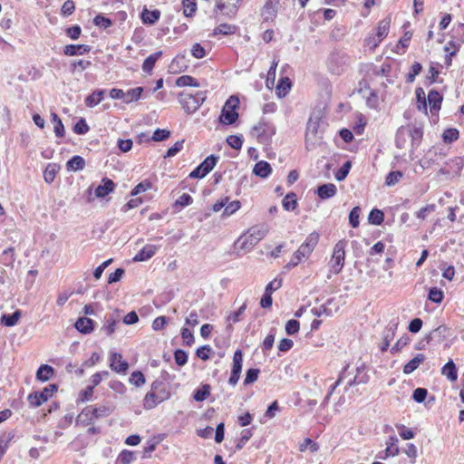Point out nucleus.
<instances>
[{"mask_svg":"<svg viewBox=\"0 0 464 464\" xmlns=\"http://www.w3.org/2000/svg\"><path fill=\"white\" fill-rule=\"evenodd\" d=\"M113 411V408L109 405L89 406L84 408L78 415V421H82L83 417H87L86 423H92L95 419H101L109 416Z\"/></svg>","mask_w":464,"mask_h":464,"instance_id":"5","label":"nucleus"},{"mask_svg":"<svg viewBox=\"0 0 464 464\" xmlns=\"http://www.w3.org/2000/svg\"><path fill=\"white\" fill-rule=\"evenodd\" d=\"M160 388V381H155L152 384H151V390L150 392H149L145 398H144V408L147 409V410H150V409H153L155 408L159 403H160L161 401H159L158 399V396L157 395V391L158 389Z\"/></svg>","mask_w":464,"mask_h":464,"instance_id":"14","label":"nucleus"},{"mask_svg":"<svg viewBox=\"0 0 464 464\" xmlns=\"http://www.w3.org/2000/svg\"><path fill=\"white\" fill-rule=\"evenodd\" d=\"M91 51V46L87 44H67L63 48V53L66 56L83 55Z\"/></svg>","mask_w":464,"mask_h":464,"instance_id":"18","label":"nucleus"},{"mask_svg":"<svg viewBox=\"0 0 464 464\" xmlns=\"http://www.w3.org/2000/svg\"><path fill=\"white\" fill-rule=\"evenodd\" d=\"M282 206L286 211H294L298 207L296 194L295 192L287 193L282 200Z\"/></svg>","mask_w":464,"mask_h":464,"instance_id":"32","label":"nucleus"},{"mask_svg":"<svg viewBox=\"0 0 464 464\" xmlns=\"http://www.w3.org/2000/svg\"><path fill=\"white\" fill-rule=\"evenodd\" d=\"M192 202V197L188 193H183L179 198L175 200L173 208L176 211H180L183 208L191 205Z\"/></svg>","mask_w":464,"mask_h":464,"instance_id":"40","label":"nucleus"},{"mask_svg":"<svg viewBox=\"0 0 464 464\" xmlns=\"http://www.w3.org/2000/svg\"><path fill=\"white\" fill-rule=\"evenodd\" d=\"M51 117L53 123V131L55 135L59 138H63L65 134V130L62 120L56 113H52Z\"/></svg>","mask_w":464,"mask_h":464,"instance_id":"43","label":"nucleus"},{"mask_svg":"<svg viewBox=\"0 0 464 464\" xmlns=\"http://www.w3.org/2000/svg\"><path fill=\"white\" fill-rule=\"evenodd\" d=\"M152 188V182L149 179H144L139 184H137L131 190V196H137L142 192H145L149 189Z\"/></svg>","mask_w":464,"mask_h":464,"instance_id":"44","label":"nucleus"},{"mask_svg":"<svg viewBox=\"0 0 464 464\" xmlns=\"http://www.w3.org/2000/svg\"><path fill=\"white\" fill-rule=\"evenodd\" d=\"M239 101L237 97L231 96L225 103L219 121L223 124L230 125L233 124L238 118L237 108L238 107Z\"/></svg>","mask_w":464,"mask_h":464,"instance_id":"6","label":"nucleus"},{"mask_svg":"<svg viewBox=\"0 0 464 464\" xmlns=\"http://www.w3.org/2000/svg\"><path fill=\"white\" fill-rule=\"evenodd\" d=\"M318 126H319V124L316 121H313L312 120H309V121L307 123V127H306V133H305L306 140L315 137L317 130H318Z\"/></svg>","mask_w":464,"mask_h":464,"instance_id":"62","label":"nucleus"},{"mask_svg":"<svg viewBox=\"0 0 464 464\" xmlns=\"http://www.w3.org/2000/svg\"><path fill=\"white\" fill-rule=\"evenodd\" d=\"M162 56V52L161 51H158L156 53H151L150 55H149L143 62L142 63V70L144 72L146 73H151L154 66H155V63H157V61Z\"/></svg>","mask_w":464,"mask_h":464,"instance_id":"29","label":"nucleus"},{"mask_svg":"<svg viewBox=\"0 0 464 464\" xmlns=\"http://www.w3.org/2000/svg\"><path fill=\"white\" fill-rule=\"evenodd\" d=\"M183 144H184V140L176 141L173 146L169 148L166 154L164 155V158L174 157L176 154H178L183 149Z\"/></svg>","mask_w":464,"mask_h":464,"instance_id":"60","label":"nucleus"},{"mask_svg":"<svg viewBox=\"0 0 464 464\" xmlns=\"http://www.w3.org/2000/svg\"><path fill=\"white\" fill-rule=\"evenodd\" d=\"M426 357L422 353H418L410 362H408L403 367L404 374H411L425 361Z\"/></svg>","mask_w":464,"mask_h":464,"instance_id":"28","label":"nucleus"},{"mask_svg":"<svg viewBox=\"0 0 464 464\" xmlns=\"http://www.w3.org/2000/svg\"><path fill=\"white\" fill-rule=\"evenodd\" d=\"M242 363H243V353L241 350H237L234 353L231 375L228 379V383L232 386H235L238 382V380L240 378V373L242 371Z\"/></svg>","mask_w":464,"mask_h":464,"instance_id":"12","label":"nucleus"},{"mask_svg":"<svg viewBox=\"0 0 464 464\" xmlns=\"http://www.w3.org/2000/svg\"><path fill=\"white\" fill-rule=\"evenodd\" d=\"M441 374L450 381L454 382L458 379V372L455 363L450 360L441 369Z\"/></svg>","mask_w":464,"mask_h":464,"instance_id":"34","label":"nucleus"},{"mask_svg":"<svg viewBox=\"0 0 464 464\" xmlns=\"http://www.w3.org/2000/svg\"><path fill=\"white\" fill-rule=\"evenodd\" d=\"M391 22L390 17L380 20L372 31L364 38V46L371 51H374L389 34Z\"/></svg>","mask_w":464,"mask_h":464,"instance_id":"2","label":"nucleus"},{"mask_svg":"<svg viewBox=\"0 0 464 464\" xmlns=\"http://www.w3.org/2000/svg\"><path fill=\"white\" fill-rule=\"evenodd\" d=\"M105 91L104 90H95L90 95H88L84 103L87 107L92 108L98 105L104 98Z\"/></svg>","mask_w":464,"mask_h":464,"instance_id":"27","label":"nucleus"},{"mask_svg":"<svg viewBox=\"0 0 464 464\" xmlns=\"http://www.w3.org/2000/svg\"><path fill=\"white\" fill-rule=\"evenodd\" d=\"M218 158L210 155L207 157L193 171L189 173V178L202 179L207 176L216 166Z\"/></svg>","mask_w":464,"mask_h":464,"instance_id":"10","label":"nucleus"},{"mask_svg":"<svg viewBox=\"0 0 464 464\" xmlns=\"http://www.w3.org/2000/svg\"><path fill=\"white\" fill-rule=\"evenodd\" d=\"M227 142L231 148L240 150L243 145V139L237 135H229L227 138Z\"/></svg>","mask_w":464,"mask_h":464,"instance_id":"61","label":"nucleus"},{"mask_svg":"<svg viewBox=\"0 0 464 464\" xmlns=\"http://www.w3.org/2000/svg\"><path fill=\"white\" fill-rule=\"evenodd\" d=\"M89 130L90 128L83 118L80 119L73 126V131L79 135L86 134Z\"/></svg>","mask_w":464,"mask_h":464,"instance_id":"59","label":"nucleus"},{"mask_svg":"<svg viewBox=\"0 0 464 464\" xmlns=\"http://www.w3.org/2000/svg\"><path fill=\"white\" fill-rule=\"evenodd\" d=\"M276 133V127L268 122L261 121L251 130V135L255 137L259 143L268 141Z\"/></svg>","mask_w":464,"mask_h":464,"instance_id":"7","label":"nucleus"},{"mask_svg":"<svg viewBox=\"0 0 464 464\" xmlns=\"http://www.w3.org/2000/svg\"><path fill=\"white\" fill-rule=\"evenodd\" d=\"M459 137V132L456 128H449L443 131L442 139L445 143H451L457 140Z\"/></svg>","mask_w":464,"mask_h":464,"instance_id":"45","label":"nucleus"},{"mask_svg":"<svg viewBox=\"0 0 464 464\" xmlns=\"http://www.w3.org/2000/svg\"><path fill=\"white\" fill-rule=\"evenodd\" d=\"M130 382L133 384L136 387H141L145 384V376L144 374L140 371H135L130 374Z\"/></svg>","mask_w":464,"mask_h":464,"instance_id":"51","label":"nucleus"},{"mask_svg":"<svg viewBox=\"0 0 464 464\" xmlns=\"http://www.w3.org/2000/svg\"><path fill=\"white\" fill-rule=\"evenodd\" d=\"M57 389L58 388L56 384H49L41 392L30 393L27 397V401L32 407H39L44 402L47 401L48 399L51 398L53 395V393L57 391Z\"/></svg>","mask_w":464,"mask_h":464,"instance_id":"8","label":"nucleus"},{"mask_svg":"<svg viewBox=\"0 0 464 464\" xmlns=\"http://www.w3.org/2000/svg\"><path fill=\"white\" fill-rule=\"evenodd\" d=\"M53 372L54 371L52 366L47 364H42L36 372V378L39 381L46 382L52 377Z\"/></svg>","mask_w":464,"mask_h":464,"instance_id":"38","label":"nucleus"},{"mask_svg":"<svg viewBox=\"0 0 464 464\" xmlns=\"http://www.w3.org/2000/svg\"><path fill=\"white\" fill-rule=\"evenodd\" d=\"M75 11V4L72 0H66L61 8V14L67 17L72 14Z\"/></svg>","mask_w":464,"mask_h":464,"instance_id":"57","label":"nucleus"},{"mask_svg":"<svg viewBox=\"0 0 464 464\" xmlns=\"http://www.w3.org/2000/svg\"><path fill=\"white\" fill-rule=\"evenodd\" d=\"M66 165L68 169L82 170L85 167V160L82 157L75 155L67 161Z\"/></svg>","mask_w":464,"mask_h":464,"instance_id":"41","label":"nucleus"},{"mask_svg":"<svg viewBox=\"0 0 464 464\" xmlns=\"http://www.w3.org/2000/svg\"><path fill=\"white\" fill-rule=\"evenodd\" d=\"M319 240L320 234L318 232L313 231L310 233L306 237L305 240L300 245L298 249L293 254L290 261L286 265V267H295L302 261L307 259L317 246Z\"/></svg>","mask_w":464,"mask_h":464,"instance_id":"1","label":"nucleus"},{"mask_svg":"<svg viewBox=\"0 0 464 464\" xmlns=\"http://www.w3.org/2000/svg\"><path fill=\"white\" fill-rule=\"evenodd\" d=\"M299 329H300V324L297 320L291 319V320L287 321L285 324V332L289 335H293V334L298 333Z\"/></svg>","mask_w":464,"mask_h":464,"instance_id":"63","label":"nucleus"},{"mask_svg":"<svg viewBox=\"0 0 464 464\" xmlns=\"http://www.w3.org/2000/svg\"><path fill=\"white\" fill-rule=\"evenodd\" d=\"M411 342V338L404 334L400 339L397 340L395 344L391 348V353L392 354H395L401 351L406 345H408Z\"/></svg>","mask_w":464,"mask_h":464,"instance_id":"48","label":"nucleus"},{"mask_svg":"<svg viewBox=\"0 0 464 464\" xmlns=\"http://www.w3.org/2000/svg\"><path fill=\"white\" fill-rule=\"evenodd\" d=\"M292 88V82L288 77H282L279 79L276 87V93L278 98L285 97Z\"/></svg>","mask_w":464,"mask_h":464,"instance_id":"23","label":"nucleus"},{"mask_svg":"<svg viewBox=\"0 0 464 464\" xmlns=\"http://www.w3.org/2000/svg\"><path fill=\"white\" fill-rule=\"evenodd\" d=\"M399 325L398 320H392L385 327L382 334V343L380 345V350L384 353L388 350L391 342L393 340L397 328Z\"/></svg>","mask_w":464,"mask_h":464,"instance_id":"13","label":"nucleus"},{"mask_svg":"<svg viewBox=\"0 0 464 464\" xmlns=\"http://www.w3.org/2000/svg\"><path fill=\"white\" fill-rule=\"evenodd\" d=\"M237 30V26L235 24H220L213 30V34H222V35H231L235 34Z\"/></svg>","mask_w":464,"mask_h":464,"instance_id":"35","label":"nucleus"},{"mask_svg":"<svg viewBox=\"0 0 464 464\" xmlns=\"http://www.w3.org/2000/svg\"><path fill=\"white\" fill-rule=\"evenodd\" d=\"M142 92H143L142 87H136V88L128 90L125 92L124 102L130 103L133 102H137L138 100L140 99Z\"/></svg>","mask_w":464,"mask_h":464,"instance_id":"39","label":"nucleus"},{"mask_svg":"<svg viewBox=\"0 0 464 464\" xmlns=\"http://www.w3.org/2000/svg\"><path fill=\"white\" fill-rule=\"evenodd\" d=\"M267 232V227L265 225H260L250 227L247 231V234L249 237H251L252 241L254 240L256 242H258L266 236Z\"/></svg>","mask_w":464,"mask_h":464,"instance_id":"26","label":"nucleus"},{"mask_svg":"<svg viewBox=\"0 0 464 464\" xmlns=\"http://www.w3.org/2000/svg\"><path fill=\"white\" fill-rule=\"evenodd\" d=\"M75 328L82 334H90L93 331V321L87 317H80L74 324Z\"/></svg>","mask_w":464,"mask_h":464,"instance_id":"30","label":"nucleus"},{"mask_svg":"<svg viewBox=\"0 0 464 464\" xmlns=\"http://www.w3.org/2000/svg\"><path fill=\"white\" fill-rule=\"evenodd\" d=\"M91 65H92V62L90 60L80 59V60L73 61L71 63V68H72V72H76V71L82 72V71L86 70L87 68H89Z\"/></svg>","mask_w":464,"mask_h":464,"instance_id":"50","label":"nucleus"},{"mask_svg":"<svg viewBox=\"0 0 464 464\" xmlns=\"http://www.w3.org/2000/svg\"><path fill=\"white\" fill-rule=\"evenodd\" d=\"M22 313L20 310L14 311L11 314H5L0 318V323L5 326L12 327L17 324Z\"/></svg>","mask_w":464,"mask_h":464,"instance_id":"33","label":"nucleus"},{"mask_svg":"<svg viewBox=\"0 0 464 464\" xmlns=\"http://www.w3.org/2000/svg\"><path fill=\"white\" fill-rule=\"evenodd\" d=\"M352 168V163L351 161L347 160L346 162H344L343 164V166L338 169V170L335 172V179L338 180V181H342L343 179H345V178L348 176L349 174V171Z\"/></svg>","mask_w":464,"mask_h":464,"instance_id":"49","label":"nucleus"},{"mask_svg":"<svg viewBox=\"0 0 464 464\" xmlns=\"http://www.w3.org/2000/svg\"><path fill=\"white\" fill-rule=\"evenodd\" d=\"M114 188L115 183L108 178H103L102 179V184L99 185L95 189V195L97 198H104L111 193Z\"/></svg>","mask_w":464,"mask_h":464,"instance_id":"19","label":"nucleus"},{"mask_svg":"<svg viewBox=\"0 0 464 464\" xmlns=\"http://www.w3.org/2000/svg\"><path fill=\"white\" fill-rule=\"evenodd\" d=\"M360 214H361L360 207H354L351 210V212L349 214V223L352 226V227L356 228L359 227Z\"/></svg>","mask_w":464,"mask_h":464,"instance_id":"52","label":"nucleus"},{"mask_svg":"<svg viewBox=\"0 0 464 464\" xmlns=\"http://www.w3.org/2000/svg\"><path fill=\"white\" fill-rule=\"evenodd\" d=\"M447 327L444 325H440L439 327L433 329L425 336V341L430 343L431 342L440 343L442 339L445 337Z\"/></svg>","mask_w":464,"mask_h":464,"instance_id":"25","label":"nucleus"},{"mask_svg":"<svg viewBox=\"0 0 464 464\" xmlns=\"http://www.w3.org/2000/svg\"><path fill=\"white\" fill-rule=\"evenodd\" d=\"M175 85L177 87H199L200 83L198 79L191 75H181L176 79Z\"/></svg>","mask_w":464,"mask_h":464,"instance_id":"31","label":"nucleus"},{"mask_svg":"<svg viewBox=\"0 0 464 464\" xmlns=\"http://www.w3.org/2000/svg\"><path fill=\"white\" fill-rule=\"evenodd\" d=\"M401 178H402L401 171H400V170L391 171L385 179V184L387 186H393L396 183H398Z\"/></svg>","mask_w":464,"mask_h":464,"instance_id":"56","label":"nucleus"},{"mask_svg":"<svg viewBox=\"0 0 464 464\" xmlns=\"http://www.w3.org/2000/svg\"><path fill=\"white\" fill-rule=\"evenodd\" d=\"M337 193V188L333 183L321 185L317 188V196L321 199H327L333 198Z\"/></svg>","mask_w":464,"mask_h":464,"instance_id":"22","label":"nucleus"},{"mask_svg":"<svg viewBox=\"0 0 464 464\" xmlns=\"http://www.w3.org/2000/svg\"><path fill=\"white\" fill-rule=\"evenodd\" d=\"M157 246L154 245L144 246L133 257L134 261L141 262L151 258L157 251Z\"/></svg>","mask_w":464,"mask_h":464,"instance_id":"21","label":"nucleus"},{"mask_svg":"<svg viewBox=\"0 0 464 464\" xmlns=\"http://www.w3.org/2000/svg\"><path fill=\"white\" fill-rule=\"evenodd\" d=\"M252 430H249V429H245L241 431V437L240 439L238 440L237 445H236V449L237 450H241L245 445L246 443L250 440V438L252 437Z\"/></svg>","mask_w":464,"mask_h":464,"instance_id":"54","label":"nucleus"},{"mask_svg":"<svg viewBox=\"0 0 464 464\" xmlns=\"http://www.w3.org/2000/svg\"><path fill=\"white\" fill-rule=\"evenodd\" d=\"M110 367L118 373H125L129 369V363L122 360V356L118 353H111Z\"/></svg>","mask_w":464,"mask_h":464,"instance_id":"15","label":"nucleus"},{"mask_svg":"<svg viewBox=\"0 0 464 464\" xmlns=\"http://www.w3.org/2000/svg\"><path fill=\"white\" fill-rule=\"evenodd\" d=\"M15 260V250L14 247L5 249L0 256V262L5 266H13Z\"/></svg>","mask_w":464,"mask_h":464,"instance_id":"36","label":"nucleus"},{"mask_svg":"<svg viewBox=\"0 0 464 464\" xmlns=\"http://www.w3.org/2000/svg\"><path fill=\"white\" fill-rule=\"evenodd\" d=\"M259 372H260L259 369H256V368L248 369L246 372L244 384L249 385V384L255 382L258 378Z\"/></svg>","mask_w":464,"mask_h":464,"instance_id":"53","label":"nucleus"},{"mask_svg":"<svg viewBox=\"0 0 464 464\" xmlns=\"http://www.w3.org/2000/svg\"><path fill=\"white\" fill-rule=\"evenodd\" d=\"M347 241L345 239L339 240L334 246L333 254L329 261L330 272L333 274H339L345 260V247Z\"/></svg>","mask_w":464,"mask_h":464,"instance_id":"4","label":"nucleus"},{"mask_svg":"<svg viewBox=\"0 0 464 464\" xmlns=\"http://www.w3.org/2000/svg\"><path fill=\"white\" fill-rule=\"evenodd\" d=\"M244 0H216V9L229 18L236 17Z\"/></svg>","mask_w":464,"mask_h":464,"instance_id":"9","label":"nucleus"},{"mask_svg":"<svg viewBox=\"0 0 464 464\" xmlns=\"http://www.w3.org/2000/svg\"><path fill=\"white\" fill-rule=\"evenodd\" d=\"M210 394V386L204 384L201 388L195 391L193 398L197 401H205Z\"/></svg>","mask_w":464,"mask_h":464,"instance_id":"47","label":"nucleus"},{"mask_svg":"<svg viewBox=\"0 0 464 464\" xmlns=\"http://www.w3.org/2000/svg\"><path fill=\"white\" fill-rule=\"evenodd\" d=\"M135 459V455L132 451L124 450L119 455V460L122 464H130Z\"/></svg>","mask_w":464,"mask_h":464,"instance_id":"64","label":"nucleus"},{"mask_svg":"<svg viewBox=\"0 0 464 464\" xmlns=\"http://www.w3.org/2000/svg\"><path fill=\"white\" fill-rule=\"evenodd\" d=\"M280 1L278 0H266L262 8V16L264 21H273L278 11Z\"/></svg>","mask_w":464,"mask_h":464,"instance_id":"16","label":"nucleus"},{"mask_svg":"<svg viewBox=\"0 0 464 464\" xmlns=\"http://www.w3.org/2000/svg\"><path fill=\"white\" fill-rule=\"evenodd\" d=\"M343 304V300L342 299V296H339L338 298H328L324 304L316 309L315 314L317 316H321L322 314L331 316L339 310Z\"/></svg>","mask_w":464,"mask_h":464,"instance_id":"11","label":"nucleus"},{"mask_svg":"<svg viewBox=\"0 0 464 464\" xmlns=\"http://www.w3.org/2000/svg\"><path fill=\"white\" fill-rule=\"evenodd\" d=\"M253 173L256 176L266 179L272 173V168L267 161L260 160L255 164Z\"/></svg>","mask_w":464,"mask_h":464,"instance_id":"24","label":"nucleus"},{"mask_svg":"<svg viewBox=\"0 0 464 464\" xmlns=\"http://www.w3.org/2000/svg\"><path fill=\"white\" fill-rule=\"evenodd\" d=\"M206 100L205 92H197L192 94L187 92H181L178 95V101L182 109L188 114L196 112Z\"/></svg>","mask_w":464,"mask_h":464,"instance_id":"3","label":"nucleus"},{"mask_svg":"<svg viewBox=\"0 0 464 464\" xmlns=\"http://www.w3.org/2000/svg\"><path fill=\"white\" fill-rule=\"evenodd\" d=\"M246 304H243L236 312L230 313L227 317V321L229 323V327H231V323H237L240 321V315L244 313L246 310Z\"/></svg>","mask_w":464,"mask_h":464,"instance_id":"55","label":"nucleus"},{"mask_svg":"<svg viewBox=\"0 0 464 464\" xmlns=\"http://www.w3.org/2000/svg\"><path fill=\"white\" fill-rule=\"evenodd\" d=\"M443 97L442 95L436 90H431L428 93V103L430 105V110L431 114L437 115L439 111L440 110Z\"/></svg>","mask_w":464,"mask_h":464,"instance_id":"17","label":"nucleus"},{"mask_svg":"<svg viewBox=\"0 0 464 464\" xmlns=\"http://www.w3.org/2000/svg\"><path fill=\"white\" fill-rule=\"evenodd\" d=\"M183 14L186 17H193L197 11L196 0H182Z\"/></svg>","mask_w":464,"mask_h":464,"instance_id":"42","label":"nucleus"},{"mask_svg":"<svg viewBox=\"0 0 464 464\" xmlns=\"http://www.w3.org/2000/svg\"><path fill=\"white\" fill-rule=\"evenodd\" d=\"M416 95V108L420 111H423L427 114V101L425 98V92L421 87L415 90Z\"/></svg>","mask_w":464,"mask_h":464,"instance_id":"37","label":"nucleus"},{"mask_svg":"<svg viewBox=\"0 0 464 464\" xmlns=\"http://www.w3.org/2000/svg\"><path fill=\"white\" fill-rule=\"evenodd\" d=\"M93 24L96 25V26H99V27H102V28H104V29H107L109 28L110 26H111L112 24V22L111 19L105 17L104 15L102 14H97L94 19H93Z\"/></svg>","mask_w":464,"mask_h":464,"instance_id":"58","label":"nucleus"},{"mask_svg":"<svg viewBox=\"0 0 464 464\" xmlns=\"http://www.w3.org/2000/svg\"><path fill=\"white\" fill-rule=\"evenodd\" d=\"M161 13L159 9H154L152 11L143 8L140 19L144 24L153 25L155 24L160 18Z\"/></svg>","mask_w":464,"mask_h":464,"instance_id":"20","label":"nucleus"},{"mask_svg":"<svg viewBox=\"0 0 464 464\" xmlns=\"http://www.w3.org/2000/svg\"><path fill=\"white\" fill-rule=\"evenodd\" d=\"M368 219L371 224L379 226L384 220V214L382 210L374 208L371 210Z\"/></svg>","mask_w":464,"mask_h":464,"instance_id":"46","label":"nucleus"}]
</instances>
